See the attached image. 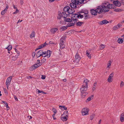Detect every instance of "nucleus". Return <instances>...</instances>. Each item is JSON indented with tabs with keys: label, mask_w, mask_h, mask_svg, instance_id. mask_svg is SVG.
I'll use <instances>...</instances> for the list:
<instances>
[{
	"label": "nucleus",
	"mask_w": 124,
	"mask_h": 124,
	"mask_svg": "<svg viewBox=\"0 0 124 124\" xmlns=\"http://www.w3.org/2000/svg\"><path fill=\"white\" fill-rule=\"evenodd\" d=\"M114 5L109 4L108 2H105L103 3L102 5L98 6L96 9V12L98 13H101L103 12L108 11L109 9L114 8Z\"/></svg>",
	"instance_id": "f257e3e1"
},
{
	"label": "nucleus",
	"mask_w": 124,
	"mask_h": 124,
	"mask_svg": "<svg viewBox=\"0 0 124 124\" xmlns=\"http://www.w3.org/2000/svg\"><path fill=\"white\" fill-rule=\"evenodd\" d=\"M71 3L70 4V5L71 7L73 8H76V5H78L79 3L85 4L86 2L84 0H71Z\"/></svg>",
	"instance_id": "f03ea898"
},
{
	"label": "nucleus",
	"mask_w": 124,
	"mask_h": 124,
	"mask_svg": "<svg viewBox=\"0 0 124 124\" xmlns=\"http://www.w3.org/2000/svg\"><path fill=\"white\" fill-rule=\"evenodd\" d=\"M88 88V86L82 85V87L80 89L82 95L86 96L87 94V93H85V92L87 90Z\"/></svg>",
	"instance_id": "7ed1b4c3"
},
{
	"label": "nucleus",
	"mask_w": 124,
	"mask_h": 124,
	"mask_svg": "<svg viewBox=\"0 0 124 124\" xmlns=\"http://www.w3.org/2000/svg\"><path fill=\"white\" fill-rule=\"evenodd\" d=\"M65 39V36L62 37L60 39V48L62 49L65 47V45L64 44V41Z\"/></svg>",
	"instance_id": "20e7f679"
},
{
	"label": "nucleus",
	"mask_w": 124,
	"mask_h": 124,
	"mask_svg": "<svg viewBox=\"0 0 124 124\" xmlns=\"http://www.w3.org/2000/svg\"><path fill=\"white\" fill-rule=\"evenodd\" d=\"M12 78V77L11 76H10L6 80V84L7 86V89H8V87L11 83V79Z\"/></svg>",
	"instance_id": "39448f33"
},
{
	"label": "nucleus",
	"mask_w": 124,
	"mask_h": 124,
	"mask_svg": "<svg viewBox=\"0 0 124 124\" xmlns=\"http://www.w3.org/2000/svg\"><path fill=\"white\" fill-rule=\"evenodd\" d=\"M89 110L87 108H83L81 112L83 116L86 115L88 114Z\"/></svg>",
	"instance_id": "423d86ee"
},
{
	"label": "nucleus",
	"mask_w": 124,
	"mask_h": 124,
	"mask_svg": "<svg viewBox=\"0 0 124 124\" xmlns=\"http://www.w3.org/2000/svg\"><path fill=\"white\" fill-rule=\"evenodd\" d=\"M40 60H37V63L35 64L34 65V67H33V68L34 69H36V68L42 65V63L40 62Z\"/></svg>",
	"instance_id": "0eeeda50"
},
{
	"label": "nucleus",
	"mask_w": 124,
	"mask_h": 124,
	"mask_svg": "<svg viewBox=\"0 0 124 124\" xmlns=\"http://www.w3.org/2000/svg\"><path fill=\"white\" fill-rule=\"evenodd\" d=\"M80 59L81 58L80 57L79 55L77 53L75 55V61L76 63H78Z\"/></svg>",
	"instance_id": "6e6552de"
},
{
	"label": "nucleus",
	"mask_w": 124,
	"mask_h": 124,
	"mask_svg": "<svg viewBox=\"0 0 124 124\" xmlns=\"http://www.w3.org/2000/svg\"><path fill=\"white\" fill-rule=\"evenodd\" d=\"M114 75L113 73H111L109 76L108 78L107 79V81L109 83L113 81V79L112 78Z\"/></svg>",
	"instance_id": "1a4fd4ad"
},
{
	"label": "nucleus",
	"mask_w": 124,
	"mask_h": 124,
	"mask_svg": "<svg viewBox=\"0 0 124 124\" xmlns=\"http://www.w3.org/2000/svg\"><path fill=\"white\" fill-rule=\"evenodd\" d=\"M70 8V7H69V9L68 12V13L71 14H73L75 11V10L74 9V8Z\"/></svg>",
	"instance_id": "9d476101"
},
{
	"label": "nucleus",
	"mask_w": 124,
	"mask_h": 124,
	"mask_svg": "<svg viewBox=\"0 0 124 124\" xmlns=\"http://www.w3.org/2000/svg\"><path fill=\"white\" fill-rule=\"evenodd\" d=\"M120 120L121 122H124V112L121 114L120 116Z\"/></svg>",
	"instance_id": "9b49d317"
},
{
	"label": "nucleus",
	"mask_w": 124,
	"mask_h": 124,
	"mask_svg": "<svg viewBox=\"0 0 124 124\" xmlns=\"http://www.w3.org/2000/svg\"><path fill=\"white\" fill-rule=\"evenodd\" d=\"M122 26L121 24L119 23L117 25L115 26L113 28L114 30H116L120 28Z\"/></svg>",
	"instance_id": "f8f14e48"
},
{
	"label": "nucleus",
	"mask_w": 124,
	"mask_h": 124,
	"mask_svg": "<svg viewBox=\"0 0 124 124\" xmlns=\"http://www.w3.org/2000/svg\"><path fill=\"white\" fill-rule=\"evenodd\" d=\"M89 82V81L87 79L85 78L83 82V85L87 86H88V84Z\"/></svg>",
	"instance_id": "ddd939ff"
},
{
	"label": "nucleus",
	"mask_w": 124,
	"mask_h": 124,
	"mask_svg": "<svg viewBox=\"0 0 124 124\" xmlns=\"http://www.w3.org/2000/svg\"><path fill=\"white\" fill-rule=\"evenodd\" d=\"M89 82V81L87 79L85 78L83 82V85L87 86H88V84Z\"/></svg>",
	"instance_id": "4468645a"
},
{
	"label": "nucleus",
	"mask_w": 124,
	"mask_h": 124,
	"mask_svg": "<svg viewBox=\"0 0 124 124\" xmlns=\"http://www.w3.org/2000/svg\"><path fill=\"white\" fill-rule=\"evenodd\" d=\"M91 14L94 15H96L97 14V12H96V9L95 10L94 9L91 10Z\"/></svg>",
	"instance_id": "2eb2a0df"
},
{
	"label": "nucleus",
	"mask_w": 124,
	"mask_h": 124,
	"mask_svg": "<svg viewBox=\"0 0 124 124\" xmlns=\"http://www.w3.org/2000/svg\"><path fill=\"white\" fill-rule=\"evenodd\" d=\"M108 23L107 20H104L101 22H100L99 23V24L101 25H102L103 24H106Z\"/></svg>",
	"instance_id": "dca6fc26"
},
{
	"label": "nucleus",
	"mask_w": 124,
	"mask_h": 124,
	"mask_svg": "<svg viewBox=\"0 0 124 124\" xmlns=\"http://www.w3.org/2000/svg\"><path fill=\"white\" fill-rule=\"evenodd\" d=\"M114 4L116 6L118 7H120L121 5L120 2L119 1H118L117 0H116L115 2H114Z\"/></svg>",
	"instance_id": "f3484780"
},
{
	"label": "nucleus",
	"mask_w": 124,
	"mask_h": 124,
	"mask_svg": "<svg viewBox=\"0 0 124 124\" xmlns=\"http://www.w3.org/2000/svg\"><path fill=\"white\" fill-rule=\"evenodd\" d=\"M42 53V50H40L36 54V55L38 56V57H39L41 56V54Z\"/></svg>",
	"instance_id": "a211bd4d"
},
{
	"label": "nucleus",
	"mask_w": 124,
	"mask_h": 124,
	"mask_svg": "<svg viewBox=\"0 0 124 124\" xmlns=\"http://www.w3.org/2000/svg\"><path fill=\"white\" fill-rule=\"evenodd\" d=\"M58 30V29L56 28H52L50 30L51 32L52 33H54Z\"/></svg>",
	"instance_id": "6ab92c4d"
},
{
	"label": "nucleus",
	"mask_w": 124,
	"mask_h": 124,
	"mask_svg": "<svg viewBox=\"0 0 124 124\" xmlns=\"http://www.w3.org/2000/svg\"><path fill=\"white\" fill-rule=\"evenodd\" d=\"M8 8V6H6V8L4 9V10L2 11L1 13V15H3L6 12Z\"/></svg>",
	"instance_id": "aec40b11"
},
{
	"label": "nucleus",
	"mask_w": 124,
	"mask_h": 124,
	"mask_svg": "<svg viewBox=\"0 0 124 124\" xmlns=\"http://www.w3.org/2000/svg\"><path fill=\"white\" fill-rule=\"evenodd\" d=\"M62 116V117H61V119L63 121H65L67 120V117H67L65 115Z\"/></svg>",
	"instance_id": "412c9836"
},
{
	"label": "nucleus",
	"mask_w": 124,
	"mask_h": 124,
	"mask_svg": "<svg viewBox=\"0 0 124 124\" xmlns=\"http://www.w3.org/2000/svg\"><path fill=\"white\" fill-rule=\"evenodd\" d=\"M70 7L68 6H66L63 8V11L65 12H68V10L69 9Z\"/></svg>",
	"instance_id": "4be33fe9"
},
{
	"label": "nucleus",
	"mask_w": 124,
	"mask_h": 124,
	"mask_svg": "<svg viewBox=\"0 0 124 124\" xmlns=\"http://www.w3.org/2000/svg\"><path fill=\"white\" fill-rule=\"evenodd\" d=\"M112 62L111 61H109L107 64V68L109 69L110 68Z\"/></svg>",
	"instance_id": "5701e85b"
},
{
	"label": "nucleus",
	"mask_w": 124,
	"mask_h": 124,
	"mask_svg": "<svg viewBox=\"0 0 124 124\" xmlns=\"http://www.w3.org/2000/svg\"><path fill=\"white\" fill-rule=\"evenodd\" d=\"M75 16L74 17H76L78 18L80 17L81 18H83L84 17V15H81L79 14V15H78L77 14H75Z\"/></svg>",
	"instance_id": "b1692460"
},
{
	"label": "nucleus",
	"mask_w": 124,
	"mask_h": 124,
	"mask_svg": "<svg viewBox=\"0 0 124 124\" xmlns=\"http://www.w3.org/2000/svg\"><path fill=\"white\" fill-rule=\"evenodd\" d=\"M93 96L92 95L90 97H89L86 100V102H88L90 101L93 98Z\"/></svg>",
	"instance_id": "393cba45"
},
{
	"label": "nucleus",
	"mask_w": 124,
	"mask_h": 124,
	"mask_svg": "<svg viewBox=\"0 0 124 124\" xmlns=\"http://www.w3.org/2000/svg\"><path fill=\"white\" fill-rule=\"evenodd\" d=\"M45 45H44V44H42L40 45L39 46L38 48H37L35 49V51H36L39 49H41L43 48V47H45Z\"/></svg>",
	"instance_id": "a878e982"
},
{
	"label": "nucleus",
	"mask_w": 124,
	"mask_h": 124,
	"mask_svg": "<svg viewBox=\"0 0 124 124\" xmlns=\"http://www.w3.org/2000/svg\"><path fill=\"white\" fill-rule=\"evenodd\" d=\"M74 24H75L74 23H70L67 24V27H69L74 26Z\"/></svg>",
	"instance_id": "bb28decb"
},
{
	"label": "nucleus",
	"mask_w": 124,
	"mask_h": 124,
	"mask_svg": "<svg viewBox=\"0 0 124 124\" xmlns=\"http://www.w3.org/2000/svg\"><path fill=\"white\" fill-rule=\"evenodd\" d=\"M86 54L89 58L91 59V54H90L88 50H87L86 51Z\"/></svg>",
	"instance_id": "cd10ccee"
},
{
	"label": "nucleus",
	"mask_w": 124,
	"mask_h": 124,
	"mask_svg": "<svg viewBox=\"0 0 124 124\" xmlns=\"http://www.w3.org/2000/svg\"><path fill=\"white\" fill-rule=\"evenodd\" d=\"M64 115L66 116L67 117H68V113L67 111H65L63 112V114L62 115V116H63Z\"/></svg>",
	"instance_id": "c85d7f7f"
},
{
	"label": "nucleus",
	"mask_w": 124,
	"mask_h": 124,
	"mask_svg": "<svg viewBox=\"0 0 124 124\" xmlns=\"http://www.w3.org/2000/svg\"><path fill=\"white\" fill-rule=\"evenodd\" d=\"M19 56V54H18L17 55H16L15 56H13L12 57V60L13 61L16 60L17 58L18 57V56Z\"/></svg>",
	"instance_id": "c756f323"
},
{
	"label": "nucleus",
	"mask_w": 124,
	"mask_h": 124,
	"mask_svg": "<svg viewBox=\"0 0 124 124\" xmlns=\"http://www.w3.org/2000/svg\"><path fill=\"white\" fill-rule=\"evenodd\" d=\"M35 32L33 31L30 35V37L31 38H32L34 37L35 36Z\"/></svg>",
	"instance_id": "7c9ffc66"
},
{
	"label": "nucleus",
	"mask_w": 124,
	"mask_h": 124,
	"mask_svg": "<svg viewBox=\"0 0 124 124\" xmlns=\"http://www.w3.org/2000/svg\"><path fill=\"white\" fill-rule=\"evenodd\" d=\"M105 47V46L103 44H101L99 47V48L100 50H102Z\"/></svg>",
	"instance_id": "2f4dec72"
},
{
	"label": "nucleus",
	"mask_w": 124,
	"mask_h": 124,
	"mask_svg": "<svg viewBox=\"0 0 124 124\" xmlns=\"http://www.w3.org/2000/svg\"><path fill=\"white\" fill-rule=\"evenodd\" d=\"M62 14L63 17L64 18H66L67 16V14L65 12H63L62 13Z\"/></svg>",
	"instance_id": "473e14b6"
},
{
	"label": "nucleus",
	"mask_w": 124,
	"mask_h": 124,
	"mask_svg": "<svg viewBox=\"0 0 124 124\" xmlns=\"http://www.w3.org/2000/svg\"><path fill=\"white\" fill-rule=\"evenodd\" d=\"M59 108L62 110L66 109L67 108L64 106H59Z\"/></svg>",
	"instance_id": "72a5a7b5"
},
{
	"label": "nucleus",
	"mask_w": 124,
	"mask_h": 124,
	"mask_svg": "<svg viewBox=\"0 0 124 124\" xmlns=\"http://www.w3.org/2000/svg\"><path fill=\"white\" fill-rule=\"evenodd\" d=\"M12 46L11 45H9L6 48L7 49L8 51L12 49Z\"/></svg>",
	"instance_id": "f704fd0d"
},
{
	"label": "nucleus",
	"mask_w": 124,
	"mask_h": 124,
	"mask_svg": "<svg viewBox=\"0 0 124 124\" xmlns=\"http://www.w3.org/2000/svg\"><path fill=\"white\" fill-rule=\"evenodd\" d=\"M51 52L49 50H48L46 53V56L48 57H49L51 55Z\"/></svg>",
	"instance_id": "c9c22d12"
},
{
	"label": "nucleus",
	"mask_w": 124,
	"mask_h": 124,
	"mask_svg": "<svg viewBox=\"0 0 124 124\" xmlns=\"http://www.w3.org/2000/svg\"><path fill=\"white\" fill-rule=\"evenodd\" d=\"M41 56H42V57H45L46 56V52H43V51H42V53Z\"/></svg>",
	"instance_id": "e433bc0d"
},
{
	"label": "nucleus",
	"mask_w": 124,
	"mask_h": 124,
	"mask_svg": "<svg viewBox=\"0 0 124 124\" xmlns=\"http://www.w3.org/2000/svg\"><path fill=\"white\" fill-rule=\"evenodd\" d=\"M67 26H63L61 27V29L62 31H64L67 29Z\"/></svg>",
	"instance_id": "4c0bfd02"
},
{
	"label": "nucleus",
	"mask_w": 124,
	"mask_h": 124,
	"mask_svg": "<svg viewBox=\"0 0 124 124\" xmlns=\"http://www.w3.org/2000/svg\"><path fill=\"white\" fill-rule=\"evenodd\" d=\"M65 21L66 22H71L72 20L70 18H67L65 19Z\"/></svg>",
	"instance_id": "58836bf2"
},
{
	"label": "nucleus",
	"mask_w": 124,
	"mask_h": 124,
	"mask_svg": "<svg viewBox=\"0 0 124 124\" xmlns=\"http://www.w3.org/2000/svg\"><path fill=\"white\" fill-rule=\"evenodd\" d=\"M83 23L79 22L77 23H76V25L78 26H80L82 25Z\"/></svg>",
	"instance_id": "ea45409f"
},
{
	"label": "nucleus",
	"mask_w": 124,
	"mask_h": 124,
	"mask_svg": "<svg viewBox=\"0 0 124 124\" xmlns=\"http://www.w3.org/2000/svg\"><path fill=\"white\" fill-rule=\"evenodd\" d=\"M124 86V82L122 81L121 82L120 84V88H122Z\"/></svg>",
	"instance_id": "a19ab883"
},
{
	"label": "nucleus",
	"mask_w": 124,
	"mask_h": 124,
	"mask_svg": "<svg viewBox=\"0 0 124 124\" xmlns=\"http://www.w3.org/2000/svg\"><path fill=\"white\" fill-rule=\"evenodd\" d=\"M52 111L54 113V116H55V115L56 114L57 112V110L55 108H53L52 109Z\"/></svg>",
	"instance_id": "79ce46f5"
},
{
	"label": "nucleus",
	"mask_w": 124,
	"mask_h": 124,
	"mask_svg": "<svg viewBox=\"0 0 124 124\" xmlns=\"http://www.w3.org/2000/svg\"><path fill=\"white\" fill-rule=\"evenodd\" d=\"M62 14H60L57 16V19H60L62 17Z\"/></svg>",
	"instance_id": "37998d69"
},
{
	"label": "nucleus",
	"mask_w": 124,
	"mask_h": 124,
	"mask_svg": "<svg viewBox=\"0 0 124 124\" xmlns=\"http://www.w3.org/2000/svg\"><path fill=\"white\" fill-rule=\"evenodd\" d=\"M88 11L87 10H85L83 11V12H81L80 13H84V14H88Z\"/></svg>",
	"instance_id": "c03bdc74"
},
{
	"label": "nucleus",
	"mask_w": 124,
	"mask_h": 124,
	"mask_svg": "<svg viewBox=\"0 0 124 124\" xmlns=\"http://www.w3.org/2000/svg\"><path fill=\"white\" fill-rule=\"evenodd\" d=\"M94 116L95 114H92V115L90 116V119L91 120H92L94 117Z\"/></svg>",
	"instance_id": "a18cd8bd"
},
{
	"label": "nucleus",
	"mask_w": 124,
	"mask_h": 124,
	"mask_svg": "<svg viewBox=\"0 0 124 124\" xmlns=\"http://www.w3.org/2000/svg\"><path fill=\"white\" fill-rule=\"evenodd\" d=\"M3 90L4 91V93H5L7 95L8 94V92L7 90L6 89V88H3Z\"/></svg>",
	"instance_id": "49530a36"
},
{
	"label": "nucleus",
	"mask_w": 124,
	"mask_h": 124,
	"mask_svg": "<svg viewBox=\"0 0 124 124\" xmlns=\"http://www.w3.org/2000/svg\"><path fill=\"white\" fill-rule=\"evenodd\" d=\"M84 16L85 17V19H86L88 18V14H84Z\"/></svg>",
	"instance_id": "de8ad7c7"
},
{
	"label": "nucleus",
	"mask_w": 124,
	"mask_h": 124,
	"mask_svg": "<svg viewBox=\"0 0 124 124\" xmlns=\"http://www.w3.org/2000/svg\"><path fill=\"white\" fill-rule=\"evenodd\" d=\"M96 85H93L92 87V90L93 91H94L96 89Z\"/></svg>",
	"instance_id": "09e8293b"
},
{
	"label": "nucleus",
	"mask_w": 124,
	"mask_h": 124,
	"mask_svg": "<svg viewBox=\"0 0 124 124\" xmlns=\"http://www.w3.org/2000/svg\"><path fill=\"white\" fill-rule=\"evenodd\" d=\"M115 11L116 12H120L121 11V10L120 9L117 8L115 9Z\"/></svg>",
	"instance_id": "8fccbe9b"
},
{
	"label": "nucleus",
	"mask_w": 124,
	"mask_h": 124,
	"mask_svg": "<svg viewBox=\"0 0 124 124\" xmlns=\"http://www.w3.org/2000/svg\"><path fill=\"white\" fill-rule=\"evenodd\" d=\"M119 38L118 39V41H118V43H122L123 41V40L122 39L119 40Z\"/></svg>",
	"instance_id": "3c124183"
},
{
	"label": "nucleus",
	"mask_w": 124,
	"mask_h": 124,
	"mask_svg": "<svg viewBox=\"0 0 124 124\" xmlns=\"http://www.w3.org/2000/svg\"><path fill=\"white\" fill-rule=\"evenodd\" d=\"M37 92L38 93H40L43 92V91H40L39 89H37Z\"/></svg>",
	"instance_id": "603ef678"
},
{
	"label": "nucleus",
	"mask_w": 124,
	"mask_h": 124,
	"mask_svg": "<svg viewBox=\"0 0 124 124\" xmlns=\"http://www.w3.org/2000/svg\"><path fill=\"white\" fill-rule=\"evenodd\" d=\"M16 9V11L13 13L14 14H15L16 13H17L19 12V11L17 9Z\"/></svg>",
	"instance_id": "864d4df0"
},
{
	"label": "nucleus",
	"mask_w": 124,
	"mask_h": 124,
	"mask_svg": "<svg viewBox=\"0 0 124 124\" xmlns=\"http://www.w3.org/2000/svg\"><path fill=\"white\" fill-rule=\"evenodd\" d=\"M46 77L44 75H42L41 78L42 79H44Z\"/></svg>",
	"instance_id": "5fc2aeb1"
},
{
	"label": "nucleus",
	"mask_w": 124,
	"mask_h": 124,
	"mask_svg": "<svg viewBox=\"0 0 124 124\" xmlns=\"http://www.w3.org/2000/svg\"><path fill=\"white\" fill-rule=\"evenodd\" d=\"M15 51L16 52L17 54L18 55V54H19V52L16 49H15Z\"/></svg>",
	"instance_id": "6e6d98bb"
},
{
	"label": "nucleus",
	"mask_w": 124,
	"mask_h": 124,
	"mask_svg": "<svg viewBox=\"0 0 124 124\" xmlns=\"http://www.w3.org/2000/svg\"><path fill=\"white\" fill-rule=\"evenodd\" d=\"M35 53L33 52L32 53V55L33 57H35Z\"/></svg>",
	"instance_id": "4d7b16f0"
},
{
	"label": "nucleus",
	"mask_w": 124,
	"mask_h": 124,
	"mask_svg": "<svg viewBox=\"0 0 124 124\" xmlns=\"http://www.w3.org/2000/svg\"><path fill=\"white\" fill-rule=\"evenodd\" d=\"M14 98L16 100V101L18 100V99L17 98V97L16 96H14Z\"/></svg>",
	"instance_id": "13d9d810"
},
{
	"label": "nucleus",
	"mask_w": 124,
	"mask_h": 124,
	"mask_svg": "<svg viewBox=\"0 0 124 124\" xmlns=\"http://www.w3.org/2000/svg\"><path fill=\"white\" fill-rule=\"evenodd\" d=\"M26 78H27V79H29V78H32V77H31L30 76H29L27 77H26Z\"/></svg>",
	"instance_id": "bf43d9fd"
},
{
	"label": "nucleus",
	"mask_w": 124,
	"mask_h": 124,
	"mask_svg": "<svg viewBox=\"0 0 124 124\" xmlns=\"http://www.w3.org/2000/svg\"><path fill=\"white\" fill-rule=\"evenodd\" d=\"M2 102H3L5 104V105H7V106L8 105V104L7 103V102H6L2 101Z\"/></svg>",
	"instance_id": "052dcab7"
},
{
	"label": "nucleus",
	"mask_w": 124,
	"mask_h": 124,
	"mask_svg": "<svg viewBox=\"0 0 124 124\" xmlns=\"http://www.w3.org/2000/svg\"><path fill=\"white\" fill-rule=\"evenodd\" d=\"M13 7L15 9H17V8L16 7H15V5H13Z\"/></svg>",
	"instance_id": "680f3d73"
},
{
	"label": "nucleus",
	"mask_w": 124,
	"mask_h": 124,
	"mask_svg": "<svg viewBox=\"0 0 124 124\" xmlns=\"http://www.w3.org/2000/svg\"><path fill=\"white\" fill-rule=\"evenodd\" d=\"M22 21V20H21L20 21V20H18V21L17 22V23L18 24L19 23L21 22Z\"/></svg>",
	"instance_id": "e2e57ef3"
},
{
	"label": "nucleus",
	"mask_w": 124,
	"mask_h": 124,
	"mask_svg": "<svg viewBox=\"0 0 124 124\" xmlns=\"http://www.w3.org/2000/svg\"><path fill=\"white\" fill-rule=\"evenodd\" d=\"M97 83V82H95L94 83V85H96V84Z\"/></svg>",
	"instance_id": "0e129e2a"
},
{
	"label": "nucleus",
	"mask_w": 124,
	"mask_h": 124,
	"mask_svg": "<svg viewBox=\"0 0 124 124\" xmlns=\"http://www.w3.org/2000/svg\"><path fill=\"white\" fill-rule=\"evenodd\" d=\"M52 116L54 119L55 120L56 119V118L54 117V114Z\"/></svg>",
	"instance_id": "69168bd1"
},
{
	"label": "nucleus",
	"mask_w": 124,
	"mask_h": 124,
	"mask_svg": "<svg viewBox=\"0 0 124 124\" xmlns=\"http://www.w3.org/2000/svg\"><path fill=\"white\" fill-rule=\"evenodd\" d=\"M101 120H99V124H100L101 123Z\"/></svg>",
	"instance_id": "338daca9"
},
{
	"label": "nucleus",
	"mask_w": 124,
	"mask_h": 124,
	"mask_svg": "<svg viewBox=\"0 0 124 124\" xmlns=\"http://www.w3.org/2000/svg\"><path fill=\"white\" fill-rule=\"evenodd\" d=\"M44 45H45V46H46V45H47V43H46V42H45V43L43 44Z\"/></svg>",
	"instance_id": "774afa93"
}]
</instances>
